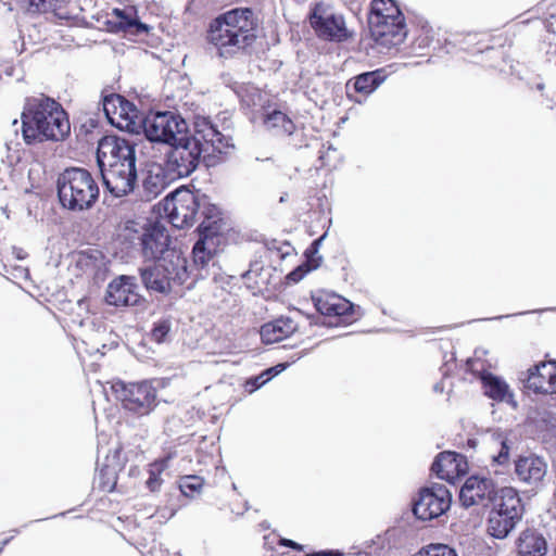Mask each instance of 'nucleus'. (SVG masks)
I'll use <instances>...</instances> for the list:
<instances>
[{
  "label": "nucleus",
  "mask_w": 556,
  "mask_h": 556,
  "mask_svg": "<svg viewBox=\"0 0 556 556\" xmlns=\"http://www.w3.org/2000/svg\"><path fill=\"white\" fill-rule=\"evenodd\" d=\"M193 128L192 136L186 135L172 143L166 154L165 169L170 180L189 176L201 159L213 166L235 150L232 137L219 130L210 118L197 116Z\"/></svg>",
  "instance_id": "nucleus-1"
},
{
  "label": "nucleus",
  "mask_w": 556,
  "mask_h": 556,
  "mask_svg": "<svg viewBox=\"0 0 556 556\" xmlns=\"http://www.w3.org/2000/svg\"><path fill=\"white\" fill-rule=\"evenodd\" d=\"M97 163L106 189L115 197L131 192L137 182L136 144L117 136L100 139Z\"/></svg>",
  "instance_id": "nucleus-2"
},
{
  "label": "nucleus",
  "mask_w": 556,
  "mask_h": 556,
  "mask_svg": "<svg viewBox=\"0 0 556 556\" xmlns=\"http://www.w3.org/2000/svg\"><path fill=\"white\" fill-rule=\"evenodd\" d=\"M21 122L24 141L29 146L46 140H63L71 130L62 105L42 93L25 99Z\"/></svg>",
  "instance_id": "nucleus-3"
},
{
  "label": "nucleus",
  "mask_w": 556,
  "mask_h": 556,
  "mask_svg": "<svg viewBox=\"0 0 556 556\" xmlns=\"http://www.w3.org/2000/svg\"><path fill=\"white\" fill-rule=\"evenodd\" d=\"M258 20L249 8L229 10L211 24L208 40L220 56H230L251 46L256 37Z\"/></svg>",
  "instance_id": "nucleus-4"
},
{
  "label": "nucleus",
  "mask_w": 556,
  "mask_h": 556,
  "mask_svg": "<svg viewBox=\"0 0 556 556\" xmlns=\"http://www.w3.org/2000/svg\"><path fill=\"white\" fill-rule=\"evenodd\" d=\"M58 197L61 205L72 212L91 208L99 198V186L85 168H66L58 178Z\"/></svg>",
  "instance_id": "nucleus-5"
},
{
  "label": "nucleus",
  "mask_w": 556,
  "mask_h": 556,
  "mask_svg": "<svg viewBox=\"0 0 556 556\" xmlns=\"http://www.w3.org/2000/svg\"><path fill=\"white\" fill-rule=\"evenodd\" d=\"M309 24L316 36L326 41L342 42L353 37L343 14L333 0L316 1L309 12Z\"/></svg>",
  "instance_id": "nucleus-6"
},
{
  "label": "nucleus",
  "mask_w": 556,
  "mask_h": 556,
  "mask_svg": "<svg viewBox=\"0 0 556 556\" xmlns=\"http://www.w3.org/2000/svg\"><path fill=\"white\" fill-rule=\"evenodd\" d=\"M139 126L143 128V132L150 141L168 146L181 140L188 129L186 121L170 111L150 112L139 119Z\"/></svg>",
  "instance_id": "nucleus-7"
},
{
  "label": "nucleus",
  "mask_w": 556,
  "mask_h": 556,
  "mask_svg": "<svg viewBox=\"0 0 556 556\" xmlns=\"http://www.w3.org/2000/svg\"><path fill=\"white\" fill-rule=\"evenodd\" d=\"M135 222H128L123 229L122 236L132 244L141 247L142 255L146 260H155L163 257L168 250L169 236L167 230L157 224L150 225L148 228L141 227Z\"/></svg>",
  "instance_id": "nucleus-8"
},
{
  "label": "nucleus",
  "mask_w": 556,
  "mask_h": 556,
  "mask_svg": "<svg viewBox=\"0 0 556 556\" xmlns=\"http://www.w3.org/2000/svg\"><path fill=\"white\" fill-rule=\"evenodd\" d=\"M111 389L124 408L135 414L143 416L155 407L156 390L147 381L125 383L118 380L112 383Z\"/></svg>",
  "instance_id": "nucleus-9"
},
{
  "label": "nucleus",
  "mask_w": 556,
  "mask_h": 556,
  "mask_svg": "<svg viewBox=\"0 0 556 556\" xmlns=\"http://www.w3.org/2000/svg\"><path fill=\"white\" fill-rule=\"evenodd\" d=\"M382 4H376V14L369 16V28L374 40L378 46L392 48L401 45L406 38V26L403 16L384 15L379 9Z\"/></svg>",
  "instance_id": "nucleus-10"
},
{
  "label": "nucleus",
  "mask_w": 556,
  "mask_h": 556,
  "mask_svg": "<svg viewBox=\"0 0 556 556\" xmlns=\"http://www.w3.org/2000/svg\"><path fill=\"white\" fill-rule=\"evenodd\" d=\"M200 206L199 197L188 189H182L176 190L165 199L164 212L174 227L182 229L194 223Z\"/></svg>",
  "instance_id": "nucleus-11"
},
{
  "label": "nucleus",
  "mask_w": 556,
  "mask_h": 556,
  "mask_svg": "<svg viewBox=\"0 0 556 556\" xmlns=\"http://www.w3.org/2000/svg\"><path fill=\"white\" fill-rule=\"evenodd\" d=\"M452 494L447 488L440 483L419 491L414 502V515L424 521L432 520L442 516L451 506Z\"/></svg>",
  "instance_id": "nucleus-12"
},
{
  "label": "nucleus",
  "mask_w": 556,
  "mask_h": 556,
  "mask_svg": "<svg viewBox=\"0 0 556 556\" xmlns=\"http://www.w3.org/2000/svg\"><path fill=\"white\" fill-rule=\"evenodd\" d=\"M103 111L111 124L135 131L139 126L136 106L119 94H109L103 99Z\"/></svg>",
  "instance_id": "nucleus-13"
},
{
  "label": "nucleus",
  "mask_w": 556,
  "mask_h": 556,
  "mask_svg": "<svg viewBox=\"0 0 556 556\" xmlns=\"http://www.w3.org/2000/svg\"><path fill=\"white\" fill-rule=\"evenodd\" d=\"M547 468L546 460L535 454L522 455L515 460L517 479L533 490L542 486Z\"/></svg>",
  "instance_id": "nucleus-14"
},
{
  "label": "nucleus",
  "mask_w": 556,
  "mask_h": 556,
  "mask_svg": "<svg viewBox=\"0 0 556 556\" xmlns=\"http://www.w3.org/2000/svg\"><path fill=\"white\" fill-rule=\"evenodd\" d=\"M496 494L495 483L486 477L471 476L460 489L459 500L465 507L484 505Z\"/></svg>",
  "instance_id": "nucleus-15"
},
{
  "label": "nucleus",
  "mask_w": 556,
  "mask_h": 556,
  "mask_svg": "<svg viewBox=\"0 0 556 556\" xmlns=\"http://www.w3.org/2000/svg\"><path fill=\"white\" fill-rule=\"evenodd\" d=\"M135 277L121 276L111 281L106 290V303L116 307L132 306L139 302Z\"/></svg>",
  "instance_id": "nucleus-16"
},
{
  "label": "nucleus",
  "mask_w": 556,
  "mask_h": 556,
  "mask_svg": "<svg viewBox=\"0 0 556 556\" xmlns=\"http://www.w3.org/2000/svg\"><path fill=\"white\" fill-rule=\"evenodd\" d=\"M518 556H545L548 552V541L544 531L535 527L522 529L515 540Z\"/></svg>",
  "instance_id": "nucleus-17"
},
{
  "label": "nucleus",
  "mask_w": 556,
  "mask_h": 556,
  "mask_svg": "<svg viewBox=\"0 0 556 556\" xmlns=\"http://www.w3.org/2000/svg\"><path fill=\"white\" fill-rule=\"evenodd\" d=\"M431 470L438 478L454 482L457 478L466 473L467 463L465 458L457 453L442 452L434 459Z\"/></svg>",
  "instance_id": "nucleus-18"
},
{
  "label": "nucleus",
  "mask_w": 556,
  "mask_h": 556,
  "mask_svg": "<svg viewBox=\"0 0 556 556\" xmlns=\"http://www.w3.org/2000/svg\"><path fill=\"white\" fill-rule=\"evenodd\" d=\"M110 24L116 31H124L132 36L147 35L151 29L149 25L139 21L137 11L132 7L114 9L111 14Z\"/></svg>",
  "instance_id": "nucleus-19"
},
{
  "label": "nucleus",
  "mask_w": 556,
  "mask_h": 556,
  "mask_svg": "<svg viewBox=\"0 0 556 556\" xmlns=\"http://www.w3.org/2000/svg\"><path fill=\"white\" fill-rule=\"evenodd\" d=\"M168 179L166 169L161 164H148L141 174L142 198L146 201L155 199L166 188Z\"/></svg>",
  "instance_id": "nucleus-20"
},
{
  "label": "nucleus",
  "mask_w": 556,
  "mask_h": 556,
  "mask_svg": "<svg viewBox=\"0 0 556 556\" xmlns=\"http://www.w3.org/2000/svg\"><path fill=\"white\" fill-rule=\"evenodd\" d=\"M317 311L325 316H337L343 323L349 320V315L353 309V305L346 299L336 293H324L314 298Z\"/></svg>",
  "instance_id": "nucleus-21"
},
{
  "label": "nucleus",
  "mask_w": 556,
  "mask_h": 556,
  "mask_svg": "<svg viewBox=\"0 0 556 556\" xmlns=\"http://www.w3.org/2000/svg\"><path fill=\"white\" fill-rule=\"evenodd\" d=\"M157 264L165 265L167 270L165 277L169 282V290L173 286H181L189 278V270L187 266V260L178 252H167L166 255L159 258Z\"/></svg>",
  "instance_id": "nucleus-22"
},
{
  "label": "nucleus",
  "mask_w": 556,
  "mask_h": 556,
  "mask_svg": "<svg viewBox=\"0 0 556 556\" xmlns=\"http://www.w3.org/2000/svg\"><path fill=\"white\" fill-rule=\"evenodd\" d=\"M493 510L522 519L525 507L518 491L511 486L502 488L495 497Z\"/></svg>",
  "instance_id": "nucleus-23"
},
{
  "label": "nucleus",
  "mask_w": 556,
  "mask_h": 556,
  "mask_svg": "<svg viewBox=\"0 0 556 556\" xmlns=\"http://www.w3.org/2000/svg\"><path fill=\"white\" fill-rule=\"evenodd\" d=\"M295 329L296 325L293 319L281 317L262 326L260 333L265 344H273L289 337Z\"/></svg>",
  "instance_id": "nucleus-24"
},
{
  "label": "nucleus",
  "mask_w": 556,
  "mask_h": 556,
  "mask_svg": "<svg viewBox=\"0 0 556 556\" xmlns=\"http://www.w3.org/2000/svg\"><path fill=\"white\" fill-rule=\"evenodd\" d=\"M488 452L493 464L505 466L509 463L511 441L504 432H493L488 439Z\"/></svg>",
  "instance_id": "nucleus-25"
},
{
  "label": "nucleus",
  "mask_w": 556,
  "mask_h": 556,
  "mask_svg": "<svg viewBox=\"0 0 556 556\" xmlns=\"http://www.w3.org/2000/svg\"><path fill=\"white\" fill-rule=\"evenodd\" d=\"M166 270L165 265L157 264L156 261L153 265L140 269L146 288L159 293H167L169 291V282L165 277Z\"/></svg>",
  "instance_id": "nucleus-26"
},
{
  "label": "nucleus",
  "mask_w": 556,
  "mask_h": 556,
  "mask_svg": "<svg viewBox=\"0 0 556 556\" xmlns=\"http://www.w3.org/2000/svg\"><path fill=\"white\" fill-rule=\"evenodd\" d=\"M520 521V518L504 515L492 509L488 519V532L491 536L503 540L510 534Z\"/></svg>",
  "instance_id": "nucleus-27"
},
{
  "label": "nucleus",
  "mask_w": 556,
  "mask_h": 556,
  "mask_svg": "<svg viewBox=\"0 0 556 556\" xmlns=\"http://www.w3.org/2000/svg\"><path fill=\"white\" fill-rule=\"evenodd\" d=\"M204 219L199 226V233H205V236H216L222 229V217L219 208L207 202L205 195L199 197Z\"/></svg>",
  "instance_id": "nucleus-28"
},
{
  "label": "nucleus",
  "mask_w": 556,
  "mask_h": 556,
  "mask_svg": "<svg viewBox=\"0 0 556 556\" xmlns=\"http://www.w3.org/2000/svg\"><path fill=\"white\" fill-rule=\"evenodd\" d=\"M484 394L497 402H507L510 403L513 401V393L509 389V386L500 377L494 376L491 372H484L481 376Z\"/></svg>",
  "instance_id": "nucleus-29"
},
{
  "label": "nucleus",
  "mask_w": 556,
  "mask_h": 556,
  "mask_svg": "<svg viewBox=\"0 0 556 556\" xmlns=\"http://www.w3.org/2000/svg\"><path fill=\"white\" fill-rule=\"evenodd\" d=\"M267 129L273 130L276 135H292L295 125L293 122L281 111H273L268 113L264 119Z\"/></svg>",
  "instance_id": "nucleus-30"
},
{
  "label": "nucleus",
  "mask_w": 556,
  "mask_h": 556,
  "mask_svg": "<svg viewBox=\"0 0 556 556\" xmlns=\"http://www.w3.org/2000/svg\"><path fill=\"white\" fill-rule=\"evenodd\" d=\"M214 236H205L200 233L199 240L195 242L192 249L193 263L200 268H204L213 256L212 245Z\"/></svg>",
  "instance_id": "nucleus-31"
},
{
  "label": "nucleus",
  "mask_w": 556,
  "mask_h": 556,
  "mask_svg": "<svg viewBox=\"0 0 556 556\" xmlns=\"http://www.w3.org/2000/svg\"><path fill=\"white\" fill-rule=\"evenodd\" d=\"M384 79L386 75L382 70L367 72L355 77L354 87L356 91L369 94L375 91Z\"/></svg>",
  "instance_id": "nucleus-32"
},
{
  "label": "nucleus",
  "mask_w": 556,
  "mask_h": 556,
  "mask_svg": "<svg viewBox=\"0 0 556 556\" xmlns=\"http://www.w3.org/2000/svg\"><path fill=\"white\" fill-rule=\"evenodd\" d=\"M174 318L169 315L162 316L153 321L150 337L151 340L161 344L172 340L173 337Z\"/></svg>",
  "instance_id": "nucleus-33"
},
{
  "label": "nucleus",
  "mask_w": 556,
  "mask_h": 556,
  "mask_svg": "<svg viewBox=\"0 0 556 556\" xmlns=\"http://www.w3.org/2000/svg\"><path fill=\"white\" fill-rule=\"evenodd\" d=\"M203 482L199 476H185L180 479L179 488L185 496L193 497L201 492Z\"/></svg>",
  "instance_id": "nucleus-34"
},
{
  "label": "nucleus",
  "mask_w": 556,
  "mask_h": 556,
  "mask_svg": "<svg viewBox=\"0 0 556 556\" xmlns=\"http://www.w3.org/2000/svg\"><path fill=\"white\" fill-rule=\"evenodd\" d=\"M543 371L549 375V382L546 384H538L533 382L536 393H556V365L553 363L544 364Z\"/></svg>",
  "instance_id": "nucleus-35"
},
{
  "label": "nucleus",
  "mask_w": 556,
  "mask_h": 556,
  "mask_svg": "<svg viewBox=\"0 0 556 556\" xmlns=\"http://www.w3.org/2000/svg\"><path fill=\"white\" fill-rule=\"evenodd\" d=\"M544 364L545 363H541L528 369L527 387L534 392L535 387L532 384L533 382L538 384H546L549 382V375L543 371Z\"/></svg>",
  "instance_id": "nucleus-36"
},
{
  "label": "nucleus",
  "mask_w": 556,
  "mask_h": 556,
  "mask_svg": "<svg viewBox=\"0 0 556 556\" xmlns=\"http://www.w3.org/2000/svg\"><path fill=\"white\" fill-rule=\"evenodd\" d=\"M20 2L28 13L33 14L55 11L52 0H20Z\"/></svg>",
  "instance_id": "nucleus-37"
},
{
  "label": "nucleus",
  "mask_w": 556,
  "mask_h": 556,
  "mask_svg": "<svg viewBox=\"0 0 556 556\" xmlns=\"http://www.w3.org/2000/svg\"><path fill=\"white\" fill-rule=\"evenodd\" d=\"M413 556H457V554L453 548L448 547L447 545L432 544L425 548H421Z\"/></svg>",
  "instance_id": "nucleus-38"
},
{
  "label": "nucleus",
  "mask_w": 556,
  "mask_h": 556,
  "mask_svg": "<svg viewBox=\"0 0 556 556\" xmlns=\"http://www.w3.org/2000/svg\"><path fill=\"white\" fill-rule=\"evenodd\" d=\"M169 458L170 456L163 459L160 464L153 465V468L150 470V476L146 482L150 491L154 492L160 489L162 482L160 478V472L167 466L166 463Z\"/></svg>",
  "instance_id": "nucleus-39"
},
{
  "label": "nucleus",
  "mask_w": 556,
  "mask_h": 556,
  "mask_svg": "<svg viewBox=\"0 0 556 556\" xmlns=\"http://www.w3.org/2000/svg\"><path fill=\"white\" fill-rule=\"evenodd\" d=\"M381 3L379 9H381V13L384 15H391L392 18H395V16H403L399 8L394 4L393 0H372L371 2V13L376 14V4Z\"/></svg>",
  "instance_id": "nucleus-40"
},
{
  "label": "nucleus",
  "mask_w": 556,
  "mask_h": 556,
  "mask_svg": "<svg viewBox=\"0 0 556 556\" xmlns=\"http://www.w3.org/2000/svg\"><path fill=\"white\" fill-rule=\"evenodd\" d=\"M309 270L311 268L306 264H303L295 268L294 270H292L287 278L292 282H299Z\"/></svg>",
  "instance_id": "nucleus-41"
},
{
  "label": "nucleus",
  "mask_w": 556,
  "mask_h": 556,
  "mask_svg": "<svg viewBox=\"0 0 556 556\" xmlns=\"http://www.w3.org/2000/svg\"><path fill=\"white\" fill-rule=\"evenodd\" d=\"M287 368V364H278L271 368L266 369L263 374L265 378H269V380L276 375L282 372Z\"/></svg>",
  "instance_id": "nucleus-42"
},
{
  "label": "nucleus",
  "mask_w": 556,
  "mask_h": 556,
  "mask_svg": "<svg viewBox=\"0 0 556 556\" xmlns=\"http://www.w3.org/2000/svg\"><path fill=\"white\" fill-rule=\"evenodd\" d=\"M267 381H269V378H265L264 374L262 372L260 376L249 380L248 384H252L253 386L252 390H255V389L261 388Z\"/></svg>",
  "instance_id": "nucleus-43"
},
{
  "label": "nucleus",
  "mask_w": 556,
  "mask_h": 556,
  "mask_svg": "<svg viewBox=\"0 0 556 556\" xmlns=\"http://www.w3.org/2000/svg\"><path fill=\"white\" fill-rule=\"evenodd\" d=\"M282 544H283L285 546H290V547H292V548H300V546H299L295 542H293V541H291V540H287V539H285V540H282Z\"/></svg>",
  "instance_id": "nucleus-44"
},
{
  "label": "nucleus",
  "mask_w": 556,
  "mask_h": 556,
  "mask_svg": "<svg viewBox=\"0 0 556 556\" xmlns=\"http://www.w3.org/2000/svg\"><path fill=\"white\" fill-rule=\"evenodd\" d=\"M18 124V121L15 118L12 121V126L15 127Z\"/></svg>",
  "instance_id": "nucleus-45"
},
{
  "label": "nucleus",
  "mask_w": 556,
  "mask_h": 556,
  "mask_svg": "<svg viewBox=\"0 0 556 556\" xmlns=\"http://www.w3.org/2000/svg\"><path fill=\"white\" fill-rule=\"evenodd\" d=\"M468 444H470L471 446H475L476 442L473 440H469Z\"/></svg>",
  "instance_id": "nucleus-46"
},
{
  "label": "nucleus",
  "mask_w": 556,
  "mask_h": 556,
  "mask_svg": "<svg viewBox=\"0 0 556 556\" xmlns=\"http://www.w3.org/2000/svg\"><path fill=\"white\" fill-rule=\"evenodd\" d=\"M320 240H323V237H319V239L315 240V243L320 242Z\"/></svg>",
  "instance_id": "nucleus-47"
},
{
  "label": "nucleus",
  "mask_w": 556,
  "mask_h": 556,
  "mask_svg": "<svg viewBox=\"0 0 556 556\" xmlns=\"http://www.w3.org/2000/svg\"><path fill=\"white\" fill-rule=\"evenodd\" d=\"M320 240H323V237H319V239L315 240V243L320 242Z\"/></svg>",
  "instance_id": "nucleus-48"
},
{
  "label": "nucleus",
  "mask_w": 556,
  "mask_h": 556,
  "mask_svg": "<svg viewBox=\"0 0 556 556\" xmlns=\"http://www.w3.org/2000/svg\"><path fill=\"white\" fill-rule=\"evenodd\" d=\"M320 240H323V237H319V239L315 240V243L320 242Z\"/></svg>",
  "instance_id": "nucleus-49"
},
{
  "label": "nucleus",
  "mask_w": 556,
  "mask_h": 556,
  "mask_svg": "<svg viewBox=\"0 0 556 556\" xmlns=\"http://www.w3.org/2000/svg\"><path fill=\"white\" fill-rule=\"evenodd\" d=\"M283 201H286V198L281 197L280 202H283Z\"/></svg>",
  "instance_id": "nucleus-50"
}]
</instances>
